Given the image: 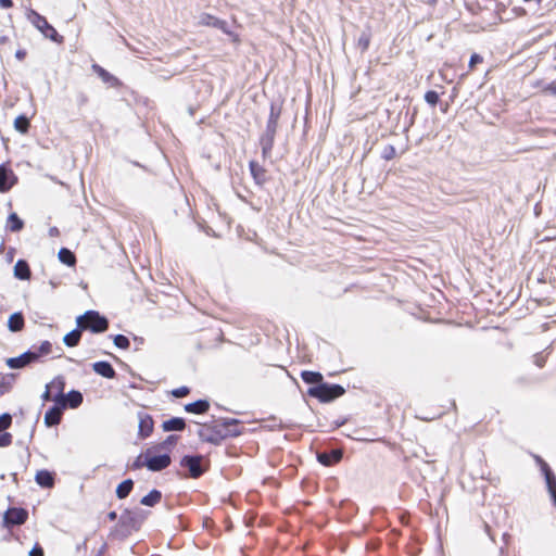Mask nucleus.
I'll list each match as a JSON object with an SVG mask.
<instances>
[{
    "mask_svg": "<svg viewBox=\"0 0 556 556\" xmlns=\"http://www.w3.org/2000/svg\"><path fill=\"white\" fill-rule=\"evenodd\" d=\"M28 517V513L23 508H10L4 513V526L23 525Z\"/></svg>",
    "mask_w": 556,
    "mask_h": 556,
    "instance_id": "7",
    "label": "nucleus"
},
{
    "mask_svg": "<svg viewBox=\"0 0 556 556\" xmlns=\"http://www.w3.org/2000/svg\"><path fill=\"white\" fill-rule=\"evenodd\" d=\"M80 329H89L92 332H103L109 327V321L96 311H88L76 319Z\"/></svg>",
    "mask_w": 556,
    "mask_h": 556,
    "instance_id": "2",
    "label": "nucleus"
},
{
    "mask_svg": "<svg viewBox=\"0 0 556 556\" xmlns=\"http://www.w3.org/2000/svg\"><path fill=\"white\" fill-rule=\"evenodd\" d=\"M139 419V435L141 438L149 437L153 431V419L150 415L140 412L138 414Z\"/></svg>",
    "mask_w": 556,
    "mask_h": 556,
    "instance_id": "11",
    "label": "nucleus"
},
{
    "mask_svg": "<svg viewBox=\"0 0 556 556\" xmlns=\"http://www.w3.org/2000/svg\"><path fill=\"white\" fill-rule=\"evenodd\" d=\"M27 18L46 38H49L54 42H62L63 38L58 34L55 28L48 23L46 17L34 10H29Z\"/></svg>",
    "mask_w": 556,
    "mask_h": 556,
    "instance_id": "3",
    "label": "nucleus"
},
{
    "mask_svg": "<svg viewBox=\"0 0 556 556\" xmlns=\"http://www.w3.org/2000/svg\"><path fill=\"white\" fill-rule=\"evenodd\" d=\"M543 90L545 92L556 96V80L547 84Z\"/></svg>",
    "mask_w": 556,
    "mask_h": 556,
    "instance_id": "39",
    "label": "nucleus"
},
{
    "mask_svg": "<svg viewBox=\"0 0 556 556\" xmlns=\"http://www.w3.org/2000/svg\"><path fill=\"white\" fill-rule=\"evenodd\" d=\"M251 174L258 185H263L266 180L265 169L256 162L250 163Z\"/></svg>",
    "mask_w": 556,
    "mask_h": 556,
    "instance_id": "19",
    "label": "nucleus"
},
{
    "mask_svg": "<svg viewBox=\"0 0 556 556\" xmlns=\"http://www.w3.org/2000/svg\"><path fill=\"white\" fill-rule=\"evenodd\" d=\"M26 55V52L24 50H17L15 53L16 59L23 60Z\"/></svg>",
    "mask_w": 556,
    "mask_h": 556,
    "instance_id": "47",
    "label": "nucleus"
},
{
    "mask_svg": "<svg viewBox=\"0 0 556 556\" xmlns=\"http://www.w3.org/2000/svg\"><path fill=\"white\" fill-rule=\"evenodd\" d=\"M134 482L130 479H127L119 483L116 489V495L118 498H125L129 495L130 491L132 490Z\"/></svg>",
    "mask_w": 556,
    "mask_h": 556,
    "instance_id": "23",
    "label": "nucleus"
},
{
    "mask_svg": "<svg viewBox=\"0 0 556 556\" xmlns=\"http://www.w3.org/2000/svg\"><path fill=\"white\" fill-rule=\"evenodd\" d=\"M552 498H553V501H554V503H555V505H556V496H555V497H552Z\"/></svg>",
    "mask_w": 556,
    "mask_h": 556,
    "instance_id": "51",
    "label": "nucleus"
},
{
    "mask_svg": "<svg viewBox=\"0 0 556 556\" xmlns=\"http://www.w3.org/2000/svg\"><path fill=\"white\" fill-rule=\"evenodd\" d=\"M425 100L427 101V103H429L430 105H435L439 101V94L435 92V91H428L426 94H425Z\"/></svg>",
    "mask_w": 556,
    "mask_h": 556,
    "instance_id": "33",
    "label": "nucleus"
},
{
    "mask_svg": "<svg viewBox=\"0 0 556 556\" xmlns=\"http://www.w3.org/2000/svg\"><path fill=\"white\" fill-rule=\"evenodd\" d=\"M12 417L10 414H2L0 416V432L4 431L11 426Z\"/></svg>",
    "mask_w": 556,
    "mask_h": 556,
    "instance_id": "32",
    "label": "nucleus"
},
{
    "mask_svg": "<svg viewBox=\"0 0 556 556\" xmlns=\"http://www.w3.org/2000/svg\"><path fill=\"white\" fill-rule=\"evenodd\" d=\"M49 235H50L51 237H56V236H59V229H58L56 227H51V228L49 229Z\"/></svg>",
    "mask_w": 556,
    "mask_h": 556,
    "instance_id": "48",
    "label": "nucleus"
},
{
    "mask_svg": "<svg viewBox=\"0 0 556 556\" xmlns=\"http://www.w3.org/2000/svg\"><path fill=\"white\" fill-rule=\"evenodd\" d=\"M13 5L12 0H0V7L3 9L11 8Z\"/></svg>",
    "mask_w": 556,
    "mask_h": 556,
    "instance_id": "45",
    "label": "nucleus"
},
{
    "mask_svg": "<svg viewBox=\"0 0 556 556\" xmlns=\"http://www.w3.org/2000/svg\"><path fill=\"white\" fill-rule=\"evenodd\" d=\"M94 372L104 377V378H114L115 370L112 365L108 362H97L92 365Z\"/></svg>",
    "mask_w": 556,
    "mask_h": 556,
    "instance_id": "13",
    "label": "nucleus"
},
{
    "mask_svg": "<svg viewBox=\"0 0 556 556\" xmlns=\"http://www.w3.org/2000/svg\"><path fill=\"white\" fill-rule=\"evenodd\" d=\"M39 358V353L35 351H27L17 357H11L7 359V365L10 368H23L26 365L37 361Z\"/></svg>",
    "mask_w": 556,
    "mask_h": 556,
    "instance_id": "9",
    "label": "nucleus"
},
{
    "mask_svg": "<svg viewBox=\"0 0 556 556\" xmlns=\"http://www.w3.org/2000/svg\"><path fill=\"white\" fill-rule=\"evenodd\" d=\"M188 393H189V389L187 387H181V388L175 389L173 391V395L176 397L186 396Z\"/></svg>",
    "mask_w": 556,
    "mask_h": 556,
    "instance_id": "37",
    "label": "nucleus"
},
{
    "mask_svg": "<svg viewBox=\"0 0 556 556\" xmlns=\"http://www.w3.org/2000/svg\"><path fill=\"white\" fill-rule=\"evenodd\" d=\"M144 464L149 470L160 471L169 466L170 456L168 454L151 455V451L148 450L144 454Z\"/></svg>",
    "mask_w": 556,
    "mask_h": 556,
    "instance_id": "4",
    "label": "nucleus"
},
{
    "mask_svg": "<svg viewBox=\"0 0 556 556\" xmlns=\"http://www.w3.org/2000/svg\"><path fill=\"white\" fill-rule=\"evenodd\" d=\"M162 494L157 490H152L149 494L141 498V504L146 506H154L161 501Z\"/></svg>",
    "mask_w": 556,
    "mask_h": 556,
    "instance_id": "25",
    "label": "nucleus"
},
{
    "mask_svg": "<svg viewBox=\"0 0 556 556\" xmlns=\"http://www.w3.org/2000/svg\"><path fill=\"white\" fill-rule=\"evenodd\" d=\"M108 517H109V519H110V520H115V519H116V517H117V515H116V513H115V511H111V513L108 515Z\"/></svg>",
    "mask_w": 556,
    "mask_h": 556,
    "instance_id": "49",
    "label": "nucleus"
},
{
    "mask_svg": "<svg viewBox=\"0 0 556 556\" xmlns=\"http://www.w3.org/2000/svg\"><path fill=\"white\" fill-rule=\"evenodd\" d=\"M538 465L541 468V471L544 475L545 482L548 489V492L552 497H556V477L551 470L549 466L539 456L535 457Z\"/></svg>",
    "mask_w": 556,
    "mask_h": 556,
    "instance_id": "8",
    "label": "nucleus"
},
{
    "mask_svg": "<svg viewBox=\"0 0 556 556\" xmlns=\"http://www.w3.org/2000/svg\"><path fill=\"white\" fill-rule=\"evenodd\" d=\"M301 377L306 383L318 384L314 388H311L308 393L312 396L319 399L321 402H329L344 394V389L339 384L320 383L323 376L319 372L303 371Z\"/></svg>",
    "mask_w": 556,
    "mask_h": 556,
    "instance_id": "1",
    "label": "nucleus"
},
{
    "mask_svg": "<svg viewBox=\"0 0 556 556\" xmlns=\"http://www.w3.org/2000/svg\"><path fill=\"white\" fill-rule=\"evenodd\" d=\"M186 427V422L182 418L175 417L168 420H165L162 425L164 431H181Z\"/></svg>",
    "mask_w": 556,
    "mask_h": 556,
    "instance_id": "16",
    "label": "nucleus"
},
{
    "mask_svg": "<svg viewBox=\"0 0 556 556\" xmlns=\"http://www.w3.org/2000/svg\"><path fill=\"white\" fill-rule=\"evenodd\" d=\"M395 154V149L394 147L392 146H388L386 147L384 151H383V157L386 160H391Z\"/></svg>",
    "mask_w": 556,
    "mask_h": 556,
    "instance_id": "38",
    "label": "nucleus"
},
{
    "mask_svg": "<svg viewBox=\"0 0 556 556\" xmlns=\"http://www.w3.org/2000/svg\"><path fill=\"white\" fill-rule=\"evenodd\" d=\"M24 226L23 220L17 216V214L12 213L8 217L7 227L9 230L16 232L20 231Z\"/></svg>",
    "mask_w": 556,
    "mask_h": 556,
    "instance_id": "24",
    "label": "nucleus"
},
{
    "mask_svg": "<svg viewBox=\"0 0 556 556\" xmlns=\"http://www.w3.org/2000/svg\"><path fill=\"white\" fill-rule=\"evenodd\" d=\"M121 519L123 520V522H131L132 521V518H131L129 511H126L125 514H123Z\"/></svg>",
    "mask_w": 556,
    "mask_h": 556,
    "instance_id": "46",
    "label": "nucleus"
},
{
    "mask_svg": "<svg viewBox=\"0 0 556 556\" xmlns=\"http://www.w3.org/2000/svg\"><path fill=\"white\" fill-rule=\"evenodd\" d=\"M65 407H63L61 404H56L55 406L51 407L45 415V424L48 427L59 425L61 421L62 410Z\"/></svg>",
    "mask_w": 556,
    "mask_h": 556,
    "instance_id": "12",
    "label": "nucleus"
},
{
    "mask_svg": "<svg viewBox=\"0 0 556 556\" xmlns=\"http://www.w3.org/2000/svg\"><path fill=\"white\" fill-rule=\"evenodd\" d=\"M14 128L21 134H26L29 128V121L26 116L20 115L14 121Z\"/></svg>",
    "mask_w": 556,
    "mask_h": 556,
    "instance_id": "28",
    "label": "nucleus"
},
{
    "mask_svg": "<svg viewBox=\"0 0 556 556\" xmlns=\"http://www.w3.org/2000/svg\"><path fill=\"white\" fill-rule=\"evenodd\" d=\"M99 73L104 78L109 75L103 68H99Z\"/></svg>",
    "mask_w": 556,
    "mask_h": 556,
    "instance_id": "50",
    "label": "nucleus"
},
{
    "mask_svg": "<svg viewBox=\"0 0 556 556\" xmlns=\"http://www.w3.org/2000/svg\"><path fill=\"white\" fill-rule=\"evenodd\" d=\"M59 260L68 266H73L76 263V258L73 252H71L68 249L62 248L59 251Z\"/></svg>",
    "mask_w": 556,
    "mask_h": 556,
    "instance_id": "26",
    "label": "nucleus"
},
{
    "mask_svg": "<svg viewBox=\"0 0 556 556\" xmlns=\"http://www.w3.org/2000/svg\"><path fill=\"white\" fill-rule=\"evenodd\" d=\"M51 351V344L50 342L48 341H45L41 343V345L39 346V349L37 351H35L36 353H39V357L41 355H46V354H49Z\"/></svg>",
    "mask_w": 556,
    "mask_h": 556,
    "instance_id": "35",
    "label": "nucleus"
},
{
    "mask_svg": "<svg viewBox=\"0 0 556 556\" xmlns=\"http://www.w3.org/2000/svg\"><path fill=\"white\" fill-rule=\"evenodd\" d=\"M52 393H53V391L51 390V388H49V384H47L46 391L42 394V400L43 401H53Z\"/></svg>",
    "mask_w": 556,
    "mask_h": 556,
    "instance_id": "41",
    "label": "nucleus"
},
{
    "mask_svg": "<svg viewBox=\"0 0 556 556\" xmlns=\"http://www.w3.org/2000/svg\"><path fill=\"white\" fill-rule=\"evenodd\" d=\"M8 327L11 331L16 332L23 329L24 318L21 313H14L9 317Z\"/></svg>",
    "mask_w": 556,
    "mask_h": 556,
    "instance_id": "20",
    "label": "nucleus"
},
{
    "mask_svg": "<svg viewBox=\"0 0 556 556\" xmlns=\"http://www.w3.org/2000/svg\"><path fill=\"white\" fill-rule=\"evenodd\" d=\"M81 337V329L78 327L77 329L72 330L67 334L64 336L63 342L67 346H76Z\"/></svg>",
    "mask_w": 556,
    "mask_h": 556,
    "instance_id": "22",
    "label": "nucleus"
},
{
    "mask_svg": "<svg viewBox=\"0 0 556 556\" xmlns=\"http://www.w3.org/2000/svg\"><path fill=\"white\" fill-rule=\"evenodd\" d=\"M370 42V35L367 33H363L361 37L358 38V47L362 49V51H365L368 49Z\"/></svg>",
    "mask_w": 556,
    "mask_h": 556,
    "instance_id": "31",
    "label": "nucleus"
},
{
    "mask_svg": "<svg viewBox=\"0 0 556 556\" xmlns=\"http://www.w3.org/2000/svg\"><path fill=\"white\" fill-rule=\"evenodd\" d=\"M53 477L51 472L47 470H40L36 473V482L45 488H50L53 485Z\"/></svg>",
    "mask_w": 556,
    "mask_h": 556,
    "instance_id": "21",
    "label": "nucleus"
},
{
    "mask_svg": "<svg viewBox=\"0 0 556 556\" xmlns=\"http://www.w3.org/2000/svg\"><path fill=\"white\" fill-rule=\"evenodd\" d=\"M202 456H185L180 460V466L186 467L189 470V475L191 478H199L203 473V468L201 466Z\"/></svg>",
    "mask_w": 556,
    "mask_h": 556,
    "instance_id": "6",
    "label": "nucleus"
},
{
    "mask_svg": "<svg viewBox=\"0 0 556 556\" xmlns=\"http://www.w3.org/2000/svg\"><path fill=\"white\" fill-rule=\"evenodd\" d=\"M482 58L479 54H472L470 58L469 66L473 67L476 64L481 63Z\"/></svg>",
    "mask_w": 556,
    "mask_h": 556,
    "instance_id": "42",
    "label": "nucleus"
},
{
    "mask_svg": "<svg viewBox=\"0 0 556 556\" xmlns=\"http://www.w3.org/2000/svg\"><path fill=\"white\" fill-rule=\"evenodd\" d=\"M12 442V435L10 433L0 434V446L5 447L9 446Z\"/></svg>",
    "mask_w": 556,
    "mask_h": 556,
    "instance_id": "36",
    "label": "nucleus"
},
{
    "mask_svg": "<svg viewBox=\"0 0 556 556\" xmlns=\"http://www.w3.org/2000/svg\"><path fill=\"white\" fill-rule=\"evenodd\" d=\"M317 458L320 464L325 466H330L332 464L338 463L342 458V452L339 450H333L330 454L320 453L318 454Z\"/></svg>",
    "mask_w": 556,
    "mask_h": 556,
    "instance_id": "14",
    "label": "nucleus"
},
{
    "mask_svg": "<svg viewBox=\"0 0 556 556\" xmlns=\"http://www.w3.org/2000/svg\"><path fill=\"white\" fill-rule=\"evenodd\" d=\"M273 139H274V136L267 135V138L263 140L262 143H263V154L264 155H266L271 150Z\"/></svg>",
    "mask_w": 556,
    "mask_h": 556,
    "instance_id": "34",
    "label": "nucleus"
},
{
    "mask_svg": "<svg viewBox=\"0 0 556 556\" xmlns=\"http://www.w3.org/2000/svg\"><path fill=\"white\" fill-rule=\"evenodd\" d=\"M48 384H49V388H51V390L53 392H55V395L53 396V401L56 404H61L63 407H66V397L64 395V387H65L64 379L62 377H56Z\"/></svg>",
    "mask_w": 556,
    "mask_h": 556,
    "instance_id": "10",
    "label": "nucleus"
},
{
    "mask_svg": "<svg viewBox=\"0 0 556 556\" xmlns=\"http://www.w3.org/2000/svg\"><path fill=\"white\" fill-rule=\"evenodd\" d=\"M177 442V437L169 435L163 443V446L174 445Z\"/></svg>",
    "mask_w": 556,
    "mask_h": 556,
    "instance_id": "43",
    "label": "nucleus"
},
{
    "mask_svg": "<svg viewBox=\"0 0 556 556\" xmlns=\"http://www.w3.org/2000/svg\"><path fill=\"white\" fill-rule=\"evenodd\" d=\"M113 341L114 344L119 349H128L130 344L128 338L123 334L115 336Z\"/></svg>",
    "mask_w": 556,
    "mask_h": 556,
    "instance_id": "30",
    "label": "nucleus"
},
{
    "mask_svg": "<svg viewBox=\"0 0 556 556\" xmlns=\"http://www.w3.org/2000/svg\"><path fill=\"white\" fill-rule=\"evenodd\" d=\"M146 464H144V458H143V455H139L136 460L132 464V468L135 469H139L141 467H144Z\"/></svg>",
    "mask_w": 556,
    "mask_h": 556,
    "instance_id": "40",
    "label": "nucleus"
},
{
    "mask_svg": "<svg viewBox=\"0 0 556 556\" xmlns=\"http://www.w3.org/2000/svg\"><path fill=\"white\" fill-rule=\"evenodd\" d=\"M210 407V404L207 401L199 400L193 403H189L185 406L186 412L193 413V414H203L205 413Z\"/></svg>",
    "mask_w": 556,
    "mask_h": 556,
    "instance_id": "18",
    "label": "nucleus"
},
{
    "mask_svg": "<svg viewBox=\"0 0 556 556\" xmlns=\"http://www.w3.org/2000/svg\"><path fill=\"white\" fill-rule=\"evenodd\" d=\"M29 556H43V552L40 547L36 546L29 552Z\"/></svg>",
    "mask_w": 556,
    "mask_h": 556,
    "instance_id": "44",
    "label": "nucleus"
},
{
    "mask_svg": "<svg viewBox=\"0 0 556 556\" xmlns=\"http://www.w3.org/2000/svg\"><path fill=\"white\" fill-rule=\"evenodd\" d=\"M199 24L203 25V26H211V27L219 28L225 34L229 35L233 42H238L239 41L238 35L232 34L228 29L227 24H226L225 21H222V20H219V18H217V17H215V16H213L211 14H202L200 16Z\"/></svg>",
    "mask_w": 556,
    "mask_h": 556,
    "instance_id": "5",
    "label": "nucleus"
},
{
    "mask_svg": "<svg viewBox=\"0 0 556 556\" xmlns=\"http://www.w3.org/2000/svg\"><path fill=\"white\" fill-rule=\"evenodd\" d=\"M14 276L18 279L26 280L30 277V269L26 261L20 260L14 265Z\"/></svg>",
    "mask_w": 556,
    "mask_h": 556,
    "instance_id": "15",
    "label": "nucleus"
},
{
    "mask_svg": "<svg viewBox=\"0 0 556 556\" xmlns=\"http://www.w3.org/2000/svg\"><path fill=\"white\" fill-rule=\"evenodd\" d=\"M66 405L72 408L78 407L83 403V395L78 391H71L66 396Z\"/></svg>",
    "mask_w": 556,
    "mask_h": 556,
    "instance_id": "27",
    "label": "nucleus"
},
{
    "mask_svg": "<svg viewBox=\"0 0 556 556\" xmlns=\"http://www.w3.org/2000/svg\"><path fill=\"white\" fill-rule=\"evenodd\" d=\"M13 176L12 170L7 168L5 166H0V192L8 191L12 184L9 181L10 177Z\"/></svg>",
    "mask_w": 556,
    "mask_h": 556,
    "instance_id": "17",
    "label": "nucleus"
},
{
    "mask_svg": "<svg viewBox=\"0 0 556 556\" xmlns=\"http://www.w3.org/2000/svg\"><path fill=\"white\" fill-rule=\"evenodd\" d=\"M278 117L279 113L275 112L274 106H271L270 116L267 124V135H275Z\"/></svg>",
    "mask_w": 556,
    "mask_h": 556,
    "instance_id": "29",
    "label": "nucleus"
}]
</instances>
